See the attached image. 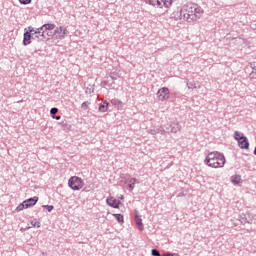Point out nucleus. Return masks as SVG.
<instances>
[{
	"label": "nucleus",
	"mask_w": 256,
	"mask_h": 256,
	"mask_svg": "<svg viewBox=\"0 0 256 256\" xmlns=\"http://www.w3.org/2000/svg\"><path fill=\"white\" fill-rule=\"evenodd\" d=\"M205 11L201 6L195 3L184 4L180 10V15H182L184 21L187 23H193V21H199Z\"/></svg>",
	"instance_id": "nucleus-1"
},
{
	"label": "nucleus",
	"mask_w": 256,
	"mask_h": 256,
	"mask_svg": "<svg viewBox=\"0 0 256 256\" xmlns=\"http://www.w3.org/2000/svg\"><path fill=\"white\" fill-rule=\"evenodd\" d=\"M204 163L212 169H219L221 167H225V155L219 151H212L208 153L204 160Z\"/></svg>",
	"instance_id": "nucleus-2"
},
{
	"label": "nucleus",
	"mask_w": 256,
	"mask_h": 256,
	"mask_svg": "<svg viewBox=\"0 0 256 256\" xmlns=\"http://www.w3.org/2000/svg\"><path fill=\"white\" fill-rule=\"evenodd\" d=\"M54 29L55 24H44L39 28L38 33H40L42 37H45V41H49V39H53V37H55Z\"/></svg>",
	"instance_id": "nucleus-3"
},
{
	"label": "nucleus",
	"mask_w": 256,
	"mask_h": 256,
	"mask_svg": "<svg viewBox=\"0 0 256 256\" xmlns=\"http://www.w3.org/2000/svg\"><path fill=\"white\" fill-rule=\"evenodd\" d=\"M85 185V183L83 182V179H81L78 176H72L70 177V179L68 180V186L70 187V189H72L73 191H79L80 189H83V186Z\"/></svg>",
	"instance_id": "nucleus-4"
},
{
	"label": "nucleus",
	"mask_w": 256,
	"mask_h": 256,
	"mask_svg": "<svg viewBox=\"0 0 256 256\" xmlns=\"http://www.w3.org/2000/svg\"><path fill=\"white\" fill-rule=\"evenodd\" d=\"M68 34L69 31L67 30V27L59 26L54 29V38L60 41L65 39Z\"/></svg>",
	"instance_id": "nucleus-5"
},
{
	"label": "nucleus",
	"mask_w": 256,
	"mask_h": 256,
	"mask_svg": "<svg viewBox=\"0 0 256 256\" xmlns=\"http://www.w3.org/2000/svg\"><path fill=\"white\" fill-rule=\"evenodd\" d=\"M35 28L33 27H28V31L24 33V38H23V45L27 46L31 44V39H35Z\"/></svg>",
	"instance_id": "nucleus-6"
},
{
	"label": "nucleus",
	"mask_w": 256,
	"mask_h": 256,
	"mask_svg": "<svg viewBox=\"0 0 256 256\" xmlns=\"http://www.w3.org/2000/svg\"><path fill=\"white\" fill-rule=\"evenodd\" d=\"M162 131V135H165V133H178V131H181V125L179 123L167 124Z\"/></svg>",
	"instance_id": "nucleus-7"
},
{
	"label": "nucleus",
	"mask_w": 256,
	"mask_h": 256,
	"mask_svg": "<svg viewBox=\"0 0 256 256\" xmlns=\"http://www.w3.org/2000/svg\"><path fill=\"white\" fill-rule=\"evenodd\" d=\"M149 4L153 7H171V0H149Z\"/></svg>",
	"instance_id": "nucleus-8"
},
{
	"label": "nucleus",
	"mask_w": 256,
	"mask_h": 256,
	"mask_svg": "<svg viewBox=\"0 0 256 256\" xmlns=\"http://www.w3.org/2000/svg\"><path fill=\"white\" fill-rule=\"evenodd\" d=\"M115 81H117V77L106 76L102 82V85L105 87V89H115Z\"/></svg>",
	"instance_id": "nucleus-9"
},
{
	"label": "nucleus",
	"mask_w": 256,
	"mask_h": 256,
	"mask_svg": "<svg viewBox=\"0 0 256 256\" xmlns=\"http://www.w3.org/2000/svg\"><path fill=\"white\" fill-rule=\"evenodd\" d=\"M106 204L112 209H119V205H121V201L116 200L115 197L110 196L106 199Z\"/></svg>",
	"instance_id": "nucleus-10"
},
{
	"label": "nucleus",
	"mask_w": 256,
	"mask_h": 256,
	"mask_svg": "<svg viewBox=\"0 0 256 256\" xmlns=\"http://www.w3.org/2000/svg\"><path fill=\"white\" fill-rule=\"evenodd\" d=\"M134 221L140 231H143V219H141V215H139V211H134Z\"/></svg>",
	"instance_id": "nucleus-11"
},
{
	"label": "nucleus",
	"mask_w": 256,
	"mask_h": 256,
	"mask_svg": "<svg viewBox=\"0 0 256 256\" xmlns=\"http://www.w3.org/2000/svg\"><path fill=\"white\" fill-rule=\"evenodd\" d=\"M239 221L240 223H242L243 225H245V223L251 224L253 223V219L251 218V215L249 213H241L239 215Z\"/></svg>",
	"instance_id": "nucleus-12"
},
{
	"label": "nucleus",
	"mask_w": 256,
	"mask_h": 256,
	"mask_svg": "<svg viewBox=\"0 0 256 256\" xmlns=\"http://www.w3.org/2000/svg\"><path fill=\"white\" fill-rule=\"evenodd\" d=\"M39 201V197L34 196L31 198H28L24 200V204L26 205V209H29L30 207H35L37 205V202Z\"/></svg>",
	"instance_id": "nucleus-13"
},
{
	"label": "nucleus",
	"mask_w": 256,
	"mask_h": 256,
	"mask_svg": "<svg viewBox=\"0 0 256 256\" xmlns=\"http://www.w3.org/2000/svg\"><path fill=\"white\" fill-rule=\"evenodd\" d=\"M240 149H249V139L245 136L242 140L238 141Z\"/></svg>",
	"instance_id": "nucleus-14"
},
{
	"label": "nucleus",
	"mask_w": 256,
	"mask_h": 256,
	"mask_svg": "<svg viewBox=\"0 0 256 256\" xmlns=\"http://www.w3.org/2000/svg\"><path fill=\"white\" fill-rule=\"evenodd\" d=\"M108 109H109V102L107 101H102L98 108L100 113H107Z\"/></svg>",
	"instance_id": "nucleus-15"
},
{
	"label": "nucleus",
	"mask_w": 256,
	"mask_h": 256,
	"mask_svg": "<svg viewBox=\"0 0 256 256\" xmlns=\"http://www.w3.org/2000/svg\"><path fill=\"white\" fill-rule=\"evenodd\" d=\"M34 31L36 32L34 33V39H39V41H45V36L41 35V30H39V28H34Z\"/></svg>",
	"instance_id": "nucleus-16"
},
{
	"label": "nucleus",
	"mask_w": 256,
	"mask_h": 256,
	"mask_svg": "<svg viewBox=\"0 0 256 256\" xmlns=\"http://www.w3.org/2000/svg\"><path fill=\"white\" fill-rule=\"evenodd\" d=\"M167 95H169V88L163 87L158 90V97H167Z\"/></svg>",
	"instance_id": "nucleus-17"
},
{
	"label": "nucleus",
	"mask_w": 256,
	"mask_h": 256,
	"mask_svg": "<svg viewBox=\"0 0 256 256\" xmlns=\"http://www.w3.org/2000/svg\"><path fill=\"white\" fill-rule=\"evenodd\" d=\"M230 181L233 183V185H239L241 183V175L231 176Z\"/></svg>",
	"instance_id": "nucleus-18"
},
{
	"label": "nucleus",
	"mask_w": 256,
	"mask_h": 256,
	"mask_svg": "<svg viewBox=\"0 0 256 256\" xmlns=\"http://www.w3.org/2000/svg\"><path fill=\"white\" fill-rule=\"evenodd\" d=\"M245 135L239 131L234 132V139L239 143L242 139H245Z\"/></svg>",
	"instance_id": "nucleus-19"
},
{
	"label": "nucleus",
	"mask_w": 256,
	"mask_h": 256,
	"mask_svg": "<svg viewBox=\"0 0 256 256\" xmlns=\"http://www.w3.org/2000/svg\"><path fill=\"white\" fill-rule=\"evenodd\" d=\"M163 129V127L150 129L148 133H150V135H157V133H161V135H163Z\"/></svg>",
	"instance_id": "nucleus-20"
},
{
	"label": "nucleus",
	"mask_w": 256,
	"mask_h": 256,
	"mask_svg": "<svg viewBox=\"0 0 256 256\" xmlns=\"http://www.w3.org/2000/svg\"><path fill=\"white\" fill-rule=\"evenodd\" d=\"M113 217L116 219L118 223H125L123 214H113Z\"/></svg>",
	"instance_id": "nucleus-21"
},
{
	"label": "nucleus",
	"mask_w": 256,
	"mask_h": 256,
	"mask_svg": "<svg viewBox=\"0 0 256 256\" xmlns=\"http://www.w3.org/2000/svg\"><path fill=\"white\" fill-rule=\"evenodd\" d=\"M135 183H137V178H131L129 180L128 187H129L130 191H133V189H135Z\"/></svg>",
	"instance_id": "nucleus-22"
},
{
	"label": "nucleus",
	"mask_w": 256,
	"mask_h": 256,
	"mask_svg": "<svg viewBox=\"0 0 256 256\" xmlns=\"http://www.w3.org/2000/svg\"><path fill=\"white\" fill-rule=\"evenodd\" d=\"M23 209H27V206L24 201L16 207L15 211L16 213H19V211H23Z\"/></svg>",
	"instance_id": "nucleus-23"
},
{
	"label": "nucleus",
	"mask_w": 256,
	"mask_h": 256,
	"mask_svg": "<svg viewBox=\"0 0 256 256\" xmlns=\"http://www.w3.org/2000/svg\"><path fill=\"white\" fill-rule=\"evenodd\" d=\"M112 102L116 107H118V109H123V102H121L120 100L115 99V100H112Z\"/></svg>",
	"instance_id": "nucleus-24"
},
{
	"label": "nucleus",
	"mask_w": 256,
	"mask_h": 256,
	"mask_svg": "<svg viewBox=\"0 0 256 256\" xmlns=\"http://www.w3.org/2000/svg\"><path fill=\"white\" fill-rule=\"evenodd\" d=\"M31 225L32 227H37L39 229V227H41V222L37 221V219H34L31 221Z\"/></svg>",
	"instance_id": "nucleus-25"
},
{
	"label": "nucleus",
	"mask_w": 256,
	"mask_h": 256,
	"mask_svg": "<svg viewBox=\"0 0 256 256\" xmlns=\"http://www.w3.org/2000/svg\"><path fill=\"white\" fill-rule=\"evenodd\" d=\"M42 207L44 209H46L48 211V213H51V211H53V209H55V207L53 205H42Z\"/></svg>",
	"instance_id": "nucleus-26"
},
{
	"label": "nucleus",
	"mask_w": 256,
	"mask_h": 256,
	"mask_svg": "<svg viewBox=\"0 0 256 256\" xmlns=\"http://www.w3.org/2000/svg\"><path fill=\"white\" fill-rule=\"evenodd\" d=\"M151 255H152V256H162V255H161V252H159V250H157L156 248H153V249L151 250Z\"/></svg>",
	"instance_id": "nucleus-27"
},
{
	"label": "nucleus",
	"mask_w": 256,
	"mask_h": 256,
	"mask_svg": "<svg viewBox=\"0 0 256 256\" xmlns=\"http://www.w3.org/2000/svg\"><path fill=\"white\" fill-rule=\"evenodd\" d=\"M95 91V88L93 86L87 87L86 88V95H91Z\"/></svg>",
	"instance_id": "nucleus-28"
},
{
	"label": "nucleus",
	"mask_w": 256,
	"mask_h": 256,
	"mask_svg": "<svg viewBox=\"0 0 256 256\" xmlns=\"http://www.w3.org/2000/svg\"><path fill=\"white\" fill-rule=\"evenodd\" d=\"M57 113H59V108H57V107L51 108V110H50L51 115H57Z\"/></svg>",
	"instance_id": "nucleus-29"
},
{
	"label": "nucleus",
	"mask_w": 256,
	"mask_h": 256,
	"mask_svg": "<svg viewBox=\"0 0 256 256\" xmlns=\"http://www.w3.org/2000/svg\"><path fill=\"white\" fill-rule=\"evenodd\" d=\"M187 87L188 89H197V86L194 82L187 83Z\"/></svg>",
	"instance_id": "nucleus-30"
},
{
	"label": "nucleus",
	"mask_w": 256,
	"mask_h": 256,
	"mask_svg": "<svg viewBox=\"0 0 256 256\" xmlns=\"http://www.w3.org/2000/svg\"><path fill=\"white\" fill-rule=\"evenodd\" d=\"M252 72L250 73V79H256V68H252Z\"/></svg>",
	"instance_id": "nucleus-31"
},
{
	"label": "nucleus",
	"mask_w": 256,
	"mask_h": 256,
	"mask_svg": "<svg viewBox=\"0 0 256 256\" xmlns=\"http://www.w3.org/2000/svg\"><path fill=\"white\" fill-rule=\"evenodd\" d=\"M21 5H29L31 3V0H18Z\"/></svg>",
	"instance_id": "nucleus-32"
},
{
	"label": "nucleus",
	"mask_w": 256,
	"mask_h": 256,
	"mask_svg": "<svg viewBox=\"0 0 256 256\" xmlns=\"http://www.w3.org/2000/svg\"><path fill=\"white\" fill-rule=\"evenodd\" d=\"M81 107L84 109V110H87L89 109V102H83Z\"/></svg>",
	"instance_id": "nucleus-33"
},
{
	"label": "nucleus",
	"mask_w": 256,
	"mask_h": 256,
	"mask_svg": "<svg viewBox=\"0 0 256 256\" xmlns=\"http://www.w3.org/2000/svg\"><path fill=\"white\" fill-rule=\"evenodd\" d=\"M162 256H179V254L171 253V252H166V253L162 254Z\"/></svg>",
	"instance_id": "nucleus-34"
},
{
	"label": "nucleus",
	"mask_w": 256,
	"mask_h": 256,
	"mask_svg": "<svg viewBox=\"0 0 256 256\" xmlns=\"http://www.w3.org/2000/svg\"><path fill=\"white\" fill-rule=\"evenodd\" d=\"M108 77H116V79H119V74H115V73L111 72Z\"/></svg>",
	"instance_id": "nucleus-35"
},
{
	"label": "nucleus",
	"mask_w": 256,
	"mask_h": 256,
	"mask_svg": "<svg viewBox=\"0 0 256 256\" xmlns=\"http://www.w3.org/2000/svg\"><path fill=\"white\" fill-rule=\"evenodd\" d=\"M53 119H56V121L61 120V116H54Z\"/></svg>",
	"instance_id": "nucleus-36"
},
{
	"label": "nucleus",
	"mask_w": 256,
	"mask_h": 256,
	"mask_svg": "<svg viewBox=\"0 0 256 256\" xmlns=\"http://www.w3.org/2000/svg\"><path fill=\"white\" fill-rule=\"evenodd\" d=\"M161 101H165V97H163V98L161 99Z\"/></svg>",
	"instance_id": "nucleus-37"
},
{
	"label": "nucleus",
	"mask_w": 256,
	"mask_h": 256,
	"mask_svg": "<svg viewBox=\"0 0 256 256\" xmlns=\"http://www.w3.org/2000/svg\"><path fill=\"white\" fill-rule=\"evenodd\" d=\"M120 199H123V196H121Z\"/></svg>",
	"instance_id": "nucleus-38"
}]
</instances>
